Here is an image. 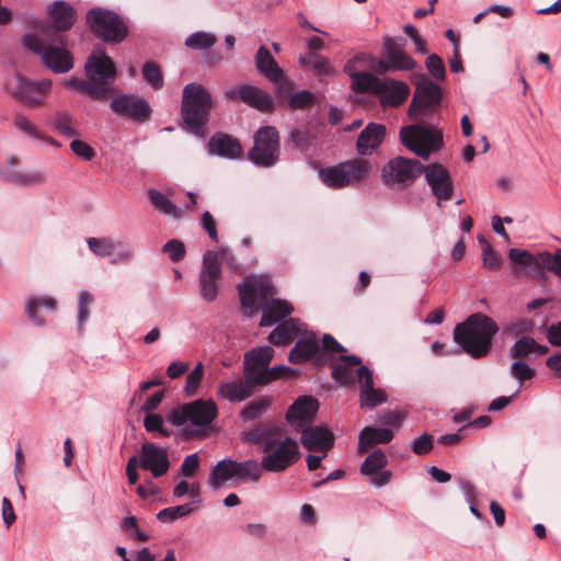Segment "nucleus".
Wrapping results in <instances>:
<instances>
[{
	"label": "nucleus",
	"instance_id": "nucleus-14",
	"mask_svg": "<svg viewBox=\"0 0 561 561\" xmlns=\"http://www.w3.org/2000/svg\"><path fill=\"white\" fill-rule=\"evenodd\" d=\"M84 71L88 79L102 85L106 92V99L112 95L111 85L116 79V66L106 51L102 48H95L88 57Z\"/></svg>",
	"mask_w": 561,
	"mask_h": 561
},
{
	"label": "nucleus",
	"instance_id": "nucleus-52",
	"mask_svg": "<svg viewBox=\"0 0 561 561\" xmlns=\"http://www.w3.org/2000/svg\"><path fill=\"white\" fill-rule=\"evenodd\" d=\"M193 511H194L193 504L192 503H185V504H182V505L171 506V507H167V508L161 510L157 514V518L161 523H172V522L176 520L180 517L187 516Z\"/></svg>",
	"mask_w": 561,
	"mask_h": 561
},
{
	"label": "nucleus",
	"instance_id": "nucleus-32",
	"mask_svg": "<svg viewBox=\"0 0 561 561\" xmlns=\"http://www.w3.org/2000/svg\"><path fill=\"white\" fill-rule=\"evenodd\" d=\"M255 67L271 82H277L283 78V69L265 46H260L255 54Z\"/></svg>",
	"mask_w": 561,
	"mask_h": 561
},
{
	"label": "nucleus",
	"instance_id": "nucleus-56",
	"mask_svg": "<svg viewBox=\"0 0 561 561\" xmlns=\"http://www.w3.org/2000/svg\"><path fill=\"white\" fill-rule=\"evenodd\" d=\"M203 376H204V365L202 362H198L197 365L193 368V370L186 377V383L184 386V394L186 397H192L197 392V389L199 388Z\"/></svg>",
	"mask_w": 561,
	"mask_h": 561
},
{
	"label": "nucleus",
	"instance_id": "nucleus-54",
	"mask_svg": "<svg viewBox=\"0 0 561 561\" xmlns=\"http://www.w3.org/2000/svg\"><path fill=\"white\" fill-rule=\"evenodd\" d=\"M479 242L482 248L483 266L490 271H497L501 267L502 259L484 238L479 237Z\"/></svg>",
	"mask_w": 561,
	"mask_h": 561
},
{
	"label": "nucleus",
	"instance_id": "nucleus-12",
	"mask_svg": "<svg viewBox=\"0 0 561 561\" xmlns=\"http://www.w3.org/2000/svg\"><path fill=\"white\" fill-rule=\"evenodd\" d=\"M443 101V90L439 84L423 77L415 84L413 99L408 108V116L417 121L423 115L434 114Z\"/></svg>",
	"mask_w": 561,
	"mask_h": 561
},
{
	"label": "nucleus",
	"instance_id": "nucleus-22",
	"mask_svg": "<svg viewBox=\"0 0 561 561\" xmlns=\"http://www.w3.org/2000/svg\"><path fill=\"white\" fill-rule=\"evenodd\" d=\"M300 431V443L310 451H323L327 456L334 445V435L327 427L308 425Z\"/></svg>",
	"mask_w": 561,
	"mask_h": 561
},
{
	"label": "nucleus",
	"instance_id": "nucleus-46",
	"mask_svg": "<svg viewBox=\"0 0 561 561\" xmlns=\"http://www.w3.org/2000/svg\"><path fill=\"white\" fill-rule=\"evenodd\" d=\"M144 80L153 89L161 90L164 85V78L161 67L156 61H146L141 68Z\"/></svg>",
	"mask_w": 561,
	"mask_h": 561
},
{
	"label": "nucleus",
	"instance_id": "nucleus-30",
	"mask_svg": "<svg viewBox=\"0 0 561 561\" xmlns=\"http://www.w3.org/2000/svg\"><path fill=\"white\" fill-rule=\"evenodd\" d=\"M301 325L302 323L297 318L284 320L277 323L267 340L276 346L290 344L301 333Z\"/></svg>",
	"mask_w": 561,
	"mask_h": 561
},
{
	"label": "nucleus",
	"instance_id": "nucleus-8",
	"mask_svg": "<svg viewBox=\"0 0 561 561\" xmlns=\"http://www.w3.org/2000/svg\"><path fill=\"white\" fill-rule=\"evenodd\" d=\"M402 145L422 159L427 160L432 152H437L444 146L443 134L431 127L412 124L400 129Z\"/></svg>",
	"mask_w": 561,
	"mask_h": 561
},
{
	"label": "nucleus",
	"instance_id": "nucleus-15",
	"mask_svg": "<svg viewBox=\"0 0 561 561\" xmlns=\"http://www.w3.org/2000/svg\"><path fill=\"white\" fill-rule=\"evenodd\" d=\"M50 89L51 81L47 79L32 81L22 76H16L7 82L9 93L30 107L42 105Z\"/></svg>",
	"mask_w": 561,
	"mask_h": 561
},
{
	"label": "nucleus",
	"instance_id": "nucleus-25",
	"mask_svg": "<svg viewBox=\"0 0 561 561\" xmlns=\"http://www.w3.org/2000/svg\"><path fill=\"white\" fill-rule=\"evenodd\" d=\"M360 364L362 358L357 355H340L330 360L331 377L342 386H352L356 381L353 369Z\"/></svg>",
	"mask_w": 561,
	"mask_h": 561
},
{
	"label": "nucleus",
	"instance_id": "nucleus-13",
	"mask_svg": "<svg viewBox=\"0 0 561 561\" xmlns=\"http://www.w3.org/2000/svg\"><path fill=\"white\" fill-rule=\"evenodd\" d=\"M51 23L49 25H41L37 27L39 35L49 37V39L58 41L64 44V35L61 32L69 31L77 21L76 9L67 1H54L47 11Z\"/></svg>",
	"mask_w": 561,
	"mask_h": 561
},
{
	"label": "nucleus",
	"instance_id": "nucleus-42",
	"mask_svg": "<svg viewBox=\"0 0 561 561\" xmlns=\"http://www.w3.org/2000/svg\"><path fill=\"white\" fill-rule=\"evenodd\" d=\"M66 87L69 89L79 90L82 93L89 95L92 99L104 101L106 100V90L98 84L93 83L90 80L84 81L77 78H71L66 81Z\"/></svg>",
	"mask_w": 561,
	"mask_h": 561
},
{
	"label": "nucleus",
	"instance_id": "nucleus-38",
	"mask_svg": "<svg viewBox=\"0 0 561 561\" xmlns=\"http://www.w3.org/2000/svg\"><path fill=\"white\" fill-rule=\"evenodd\" d=\"M273 399L268 396H261L257 399L247 403L239 412V417L243 422H252L261 419L267 409L272 405Z\"/></svg>",
	"mask_w": 561,
	"mask_h": 561
},
{
	"label": "nucleus",
	"instance_id": "nucleus-61",
	"mask_svg": "<svg viewBox=\"0 0 561 561\" xmlns=\"http://www.w3.org/2000/svg\"><path fill=\"white\" fill-rule=\"evenodd\" d=\"M14 126L34 139H42V134L37 130L36 126L23 114L18 113L14 116Z\"/></svg>",
	"mask_w": 561,
	"mask_h": 561
},
{
	"label": "nucleus",
	"instance_id": "nucleus-10",
	"mask_svg": "<svg viewBox=\"0 0 561 561\" xmlns=\"http://www.w3.org/2000/svg\"><path fill=\"white\" fill-rule=\"evenodd\" d=\"M280 138L274 126H262L253 135L248 159L256 167L271 168L279 160Z\"/></svg>",
	"mask_w": 561,
	"mask_h": 561
},
{
	"label": "nucleus",
	"instance_id": "nucleus-31",
	"mask_svg": "<svg viewBox=\"0 0 561 561\" xmlns=\"http://www.w3.org/2000/svg\"><path fill=\"white\" fill-rule=\"evenodd\" d=\"M294 307L286 300L272 299L262 307L260 327H272L290 316Z\"/></svg>",
	"mask_w": 561,
	"mask_h": 561
},
{
	"label": "nucleus",
	"instance_id": "nucleus-24",
	"mask_svg": "<svg viewBox=\"0 0 561 561\" xmlns=\"http://www.w3.org/2000/svg\"><path fill=\"white\" fill-rule=\"evenodd\" d=\"M386 126L370 122L359 133L356 140V150L360 156H369L377 150L385 140Z\"/></svg>",
	"mask_w": 561,
	"mask_h": 561
},
{
	"label": "nucleus",
	"instance_id": "nucleus-60",
	"mask_svg": "<svg viewBox=\"0 0 561 561\" xmlns=\"http://www.w3.org/2000/svg\"><path fill=\"white\" fill-rule=\"evenodd\" d=\"M426 69L428 72L439 81H444L446 77V70L443 59L437 54H431L425 61Z\"/></svg>",
	"mask_w": 561,
	"mask_h": 561
},
{
	"label": "nucleus",
	"instance_id": "nucleus-29",
	"mask_svg": "<svg viewBox=\"0 0 561 561\" xmlns=\"http://www.w3.org/2000/svg\"><path fill=\"white\" fill-rule=\"evenodd\" d=\"M216 394L221 400L236 403L249 399L254 394V391L245 379L236 378L219 382Z\"/></svg>",
	"mask_w": 561,
	"mask_h": 561
},
{
	"label": "nucleus",
	"instance_id": "nucleus-35",
	"mask_svg": "<svg viewBox=\"0 0 561 561\" xmlns=\"http://www.w3.org/2000/svg\"><path fill=\"white\" fill-rule=\"evenodd\" d=\"M508 257L526 274L538 275L541 273V252L535 255L527 250L512 248L508 252Z\"/></svg>",
	"mask_w": 561,
	"mask_h": 561
},
{
	"label": "nucleus",
	"instance_id": "nucleus-48",
	"mask_svg": "<svg viewBox=\"0 0 561 561\" xmlns=\"http://www.w3.org/2000/svg\"><path fill=\"white\" fill-rule=\"evenodd\" d=\"M217 37L208 32L197 31L188 35L185 39V46L195 50H205L213 47Z\"/></svg>",
	"mask_w": 561,
	"mask_h": 561
},
{
	"label": "nucleus",
	"instance_id": "nucleus-33",
	"mask_svg": "<svg viewBox=\"0 0 561 561\" xmlns=\"http://www.w3.org/2000/svg\"><path fill=\"white\" fill-rule=\"evenodd\" d=\"M393 438V432L390 428H378L374 426L364 427L358 437V453L364 454L370 447L377 444H388Z\"/></svg>",
	"mask_w": 561,
	"mask_h": 561
},
{
	"label": "nucleus",
	"instance_id": "nucleus-59",
	"mask_svg": "<svg viewBox=\"0 0 561 561\" xmlns=\"http://www.w3.org/2000/svg\"><path fill=\"white\" fill-rule=\"evenodd\" d=\"M511 375L518 380L522 385L523 382L530 380L535 377L536 371L533 369L527 363L517 359L511 365L510 368Z\"/></svg>",
	"mask_w": 561,
	"mask_h": 561
},
{
	"label": "nucleus",
	"instance_id": "nucleus-1",
	"mask_svg": "<svg viewBox=\"0 0 561 561\" xmlns=\"http://www.w3.org/2000/svg\"><path fill=\"white\" fill-rule=\"evenodd\" d=\"M242 440L261 446L263 456L259 466V480L263 471L279 473L294 466L301 457L297 440L282 438V428L273 423H260L242 433Z\"/></svg>",
	"mask_w": 561,
	"mask_h": 561
},
{
	"label": "nucleus",
	"instance_id": "nucleus-43",
	"mask_svg": "<svg viewBox=\"0 0 561 561\" xmlns=\"http://www.w3.org/2000/svg\"><path fill=\"white\" fill-rule=\"evenodd\" d=\"M274 353L270 345L251 348L244 354L243 364L267 367L274 357Z\"/></svg>",
	"mask_w": 561,
	"mask_h": 561
},
{
	"label": "nucleus",
	"instance_id": "nucleus-45",
	"mask_svg": "<svg viewBox=\"0 0 561 561\" xmlns=\"http://www.w3.org/2000/svg\"><path fill=\"white\" fill-rule=\"evenodd\" d=\"M359 397L362 407H367L369 409H374L387 400L385 391L379 388H374V382L362 385Z\"/></svg>",
	"mask_w": 561,
	"mask_h": 561
},
{
	"label": "nucleus",
	"instance_id": "nucleus-49",
	"mask_svg": "<svg viewBox=\"0 0 561 561\" xmlns=\"http://www.w3.org/2000/svg\"><path fill=\"white\" fill-rule=\"evenodd\" d=\"M305 64L312 70L316 77L333 76L335 73L330 60L316 53H310Z\"/></svg>",
	"mask_w": 561,
	"mask_h": 561
},
{
	"label": "nucleus",
	"instance_id": "nucleus-17",
	"mask_svg": "<svg viewBox=\"0 0 561 561\" xmlns=\"http://www.w3.org/2000/svg\"><path fill=\"white\" fill-rule=\"evenodd\" d=\"M221 278L220 262L214 250H207L203 255L202 268L199 272V293L204 300L213 302L217 298L218 280Z\"/></svg>",
	"mask_w": 561,
	"mask_h": 561
},
{
	"label": "nucleus",
	"instance_id": "nucleus-2",
	"mask_svg": "<svg viewBox=\"0 0 561 561\" xmlns=\"http://www.w3.org/2000/svg\"><path fill=\"white\" fill-rule=\"evenodd\" d=\"M499 330L497 323L491 317L474 312L456 324L454 341L470 357L479 359L490 354Z\"/></svg>",
	"mask_w": 561,
	"mask_h": 561
},
{
	"label": "nucleus",
	"instance_id": "nucleus-23",
	"mask_svg": "<svg viewBox=\"0 0 561 561\" xmlns=\"http://www.w3.org/2000/svg\"><path fill=\"white\" fill-rule=\"evenodd\" d=\"M207 147L210 153L229 160H237L243 156L240 141L236 137L221 131H217L210 137Z\"/></svg>",
	"mask_w": 561,
	"mask_h": 561
},
{
	"label": "nucleus",
	"instance_id": "nucleus-39",
	"mask_svg": "<svg viewBox=\"0 0 561 561\" xmlns=\"http://www.w3.org/2000/svg\"><path fill=\"white\" fill-rule=\"evenodd\" d=\"M148 198L151 203V205L157 209L159 213L168 216H172L173 218H181L182 211L176 207V205L162 192L150 188L147 192Z\"/></svg>",
	"mask_w": 561,
	"mask_h": 561
},
{
	"label": "nucleus",
	"instance_id": "nucleus-62",
	"mask_svg": "<svg viewBox=\"0 0 561 561\" xmlns=\"http://www.w3.org/2000/svg\"><path fill=\"white\" fill-rule=\"evenodd\" d=\"M434 447V438L431 434L424 433L416 437L412 444V451L417 456L427 455Z\"/></svg>",
	"mask_w": 561,
	"mask_h": 561
},
{
	"label": "nucleus",
	"instance_id": "nucleus-57",
	"mask_svg": "<svg viewBox=\"0 0 561 561\" xmlns=\"http://www.w3.org/2000/svg\"><path fill=\"white\" fill-rule=\"evenodd\" d=\"M121 528L123 531L128 534V536L131 539L142 541V542L149 540V535L139 530L138 520L133 515L124 517V519L122 520V524H121Z\"/></svg>",
	"mask_w": 561,
	"mask_h": 561
},
{
	"label": "nucleus",
	"instance_id": "nucleus-44",
	"mask_svg": "<svg viewBox=\"0 0 561 561\" xmlns=\"http://www.w3.org/2000/svg\"><path fill=\"white\" fill-rule=\"evenodd\" d=\"M388 463L385 453L377 448L370 453L360 466L363 476H373L377 471L383 469Z\"/></svg>",
	"mask_w": 561,
	"mask_h": 561
},
{
	"label": "nucleus",
	"instance_id": "nucleus-7",
	"mask_svg": "<svg viewBox=\"0 0 561 561\" xmlns=\"http://www.w3.org/2000/svg\"><path fill=\"white\" fill-rule=\"evenodd\" d=\"M371 171V163L366 159H351L333 167L322 168L321 181L331 188L357 186L366 180Z\"/></svg>",
	"mask_w": 561,
	"mask_h": 561
},
{
	"label": "nucleus",
	"instance_id": "nucleus-5",
	"mask_svg": "<svg viewBox=\"0 0 561 561\" xmlns=\"http://www.w3.org/2000/svg\"><path fill=\"white\" fill-rule=\"evenodd\" d=\"M85 23L91 33L106 44H121L129 34V27L124 18L106 8L93 7L88 10Z\"/></svg>",
	"mask_w": 561,
	"mask_h": 561
},
{
	"label": "nucleus",
	"instance_id": "nucleus-28",
	"mask_svg": "<svg viewBox=\"0 0 561 561\" xmlns=\"http://www.w3.org/2000/svg\"><path fill=\"white\" fill-rule=\"evenodd\" d=\"M319 353V343L313 332H305V334L296 341L295 346L288 355L290 363L296 365L306 364Z\"/></svg>",
	"mask_w": 561,
	"mask_h": 561
},
{
	"label": "nucleus",
	"instance_id": "nucleus-21",
	"mask_svg": "<svg viewBox=\"0 0 561 561\" xmlns=\"http://www.w3.org/2000/svg\"><path fill=\"white\" fill-rule=\"evenodd\" d=\"M225 94L230 100L239 99L247 105L261 112H271L274 108V101L272 96L255 85L243 84L240 87H232L226 90Z\"/></svg>",
	"mask_w": 561,
	"mask_h": 561
},
{
	"label": "nucleus",
	"instance_id": "nucleus-19",
	"mask_svg": "<svg viewBox=\"0 0 561 561\" xmlns=\"http://www.w3.org/2000/svg\"><path fill=\"white\" fill-rule=\"evenodd\" d=\"M139 467L149 471L153 478H161L170 469L168 450L153 443L146 442L141 445Z\"/></svg>",
	"mask_w": 561,
	"mask_h": 561
},
{
	"label": "nucleus",
	"instance_id": "nucleus-20",
	"mask_svg": "<svg viewBox=\"0 0 561 561\" xmlns=\"http://www.w3.org/2000/svg\"><path fill=\"white\" fill-rule=\"evenodd\" d=\"M426 183L430 185L433 195L440 201H449L454 192V183L449 171L440 163L425 165L424 172ZM439 205V203H437Z\"/></svg>",
	"mask_w": 561,
	"mask_h": 561
},
{
	"label": "nucleus",
	"instance_id": "nucleus-26",
	"mask_svg": "<svg viewBox=\"0 0 561 561\" xmlns=\"http://www.w3.org/2000/svg\"><path fill=\"white\" fill-rule=\"evenodd\" d=\"M382 82L383 88L376 93L382 106L398 107L407 101L410 88L405 82L391 78L382 79Z\"/></svg>",
	"mask_w": 561,
	"mask_h": 561
},
{
	"label": "nucleus",
	"instance_id": "nucleus-53",
	"mask_svg": "<svg viewBox=\"0 0 561 561\" xmlns=\"http://www.w3.org/2000/svg\"><path fill=\"white\" fill-rule=\"evenodd\" d=\"M87 242L90 251L96 256L105 257L115 253V244L110 238H89Z\"/></svg>",
	"mask_w": 561,
	"mask_h": 561
},
{
	"label": "nucleus",
	"instance_id": "nucleus-34",
	"mask_svg": "<svg viewBox=\"0 0 561 561\" xmlns=\"http://www.w3.org/2000/svg\"><path fill=\"white\" fill-rule=\"evenodd\" d=\"M508 257L526 274L538 275L541 273V252L535 255L527 250L512 248L508 252Z\"/></svg>",
	"mask_w": 561,
	"mask_h": 561
},
{
	"label": "nucleus",
	"instance_id": "nucleus-3",
	"mask_svg": "<svg viewBox=\"0 0 561 561\" xmlns=\"http://www.w3.org/2000/svg\"><path fill=\"white\" fill-rule=\"evenodd\" d=\"M213 105V95L203 84L191 82L184 85L180 110L182 128L203 138Z\"/></svg>",
	"mask_w": 561,
	"mask_h": 561
},
{
	"label": "nucleus",
	"instance_id": "nucleus-37",
	"mask_svg": "<svg viewBox=\"0 0 561 561\" xmlns=\"http://www.w3.org/2000/svg\"><path fill=\"white\" fill-rule=\"evenodd\" d=\"M352 77V84L351 89L355 93H365V92H371L374 94L381 91L383 88L382 79L378 78L377 76L360 71V72H353L351 73Z\"/></svg>",
	"mask_w": 561,
	"mask_h": 561
},
{
	"label": "nucleus",
	"instance_id": "nucleus-9",
	"mask_svg": "<svg viewBox=\"0 0 561 561\" xmlns=\"http://www.w3.org/2000/svg\"><path fill=\"white\" fill-rule=\"evenodd\" d=\"M425 164L416 159L397 156L382 167L380 178L387 187L404 190L423 174Z\"/></svg>",
	"mask_w": 561,
	"mask_h": 561
},
{
	"label": "nucleus",
	"instance_id": "nucleus-64",
	"mask_svg": "<svg viewBox=\"0 0 561 561\" xmlns=\"http://www.w3.org/2000/svg\"><path fill=\"white\" fill-rule=\"evenodd\" d=\"M71 151L83 161H91L95 158V150L85 141L75 139L70 142Z\"/></svg>",
	"mask_w": 561,
	"mask_h": 561
},
{
	"label": "nucleus",
	"instance_id": "nucleus-18",
	"mask_svg": "<svg viewBox=\"0 0 561 561\" xmlns=\"http://www.w3.org/2000/svg\"><path fill=\"white\" fill-rule=\"evenodd\" d=\"M319 410V402L311 396L298 397L286 412V421L294 431L300 432L301 428L311 425Z\"/></svg>",
	"mask_w": 561,
	"mask_h": 561
},
{
	"label": "nucleus",
	"instance_id": "nucleus-55",
	"mask_svg": "<svg viewBox=\"0 0 561 561\" xmlns=\"http://www.w3.org/2000/svg\"><path fill=\"white\" fill-rule=\"evenodd\" d=\"M10 182L18 185H37L44 182V175L36 171L11 172L8 174Z\"/></svg>",
	"mask_w": 561,
	"mask_h": 561
},
{
	"label": "nucleus",
	"instance_id": "nucleus-63",
	"mask_svg": "<svg viewBox=\"0 0 561 561\" xmlns=\"http://www.w3.org/2000/svg\"><path fill=\"white\" fill-rule=\"evenodd\" d=\"M162 251L167 253L174 263L183 260L186 253L184 243L176 239L169 240L162 247Z\"/></svg>",
	"mask_w": 561,
	"mask_h": 561
},
{
	"label": "nucleus",
	"instance_id": "nucleus-36",
	"mask_svg": "<svg viewBox=\"0 0 561 561\" xmlns=\"http://www.w3.org/2000/svg\"><path fill=\"white\" fill-rule=\"evenodd\" d=\"M549 347L543 344H539L534 337L529 335H523L518 339L510 350V356L515 359L528 357L531 353L537 355H543L548 353Z\"/></svg>",
	"mask_w": 561,
	"mask_h": 561
},
{
	"label": "nucleus",
	"instance_id": "nucleus-47",
	"mask_svg": "<svg viewBox=\"0 0 561 561\" xmlns=\"http://www.w3.org/2000/svg\"><path fill=\"white\" fill-rule=\"evenodd\" d=\"M237 288L242 308L252 313L256 308L255 302L259 296L257 286L251 282H243L239 284Z\"/></svg>",
	"mask_w": 561,
	"mask_h": 561
},
{
	"label": "nucleus",
	"instance_id": "nucleus-11",
	"mask_svg": "<svg viewBox=\"0 0 561 561\" xmlns=\"http://www.w3.org/2000/svg\"><path fill=\"white\" fill-rule=\"evenodd\" d=\"M217 416L218 408L213 399H197L172 409L169 420L175 426L190 422L197 427H204L211 424Z\"/></svg>",
	"mask_w": 561,
	"mask_h": 561
},
{
	"label": "nucleus",
	"instance_id": "nucleus-4",
	"mask_svg": "<svg viewBox=\"0 0 561 561\" xmlns=\"http://www.w3.org/2000/svg\"><path fill=\"white\" fill-rule=\"evenodd\" d=\"M23 45L38 55L42 62L55 73H66L73 68V56L65 48V41L64 44H59L49 37L28 33L23 37Z\"/></svg>",
	"mask_w": 561,
	"mask_h": 561
},
{
	"label": "nucleus",
	"instance_id": "nucleus-40",
	"mask_svg": "<svg viewBox=\"0 0 561 561\" xmlns=\"http://www.w3.org/2000/svg\"><path fill=\"white\" fill-rule=\"evenodd\" d=\"M41 307H44L46 309L55 310L57 307L56 299L48 297V296H41V297H31L25 307V312L28 316V318L36 324V325H44L45 320L39 317L38 309Z\"/></svg>",
	"mask_w": 561,
	"mask_h": 561
},
{
	"label": "nucleus",
	"instance_id": "nucleus-27",
	"mask_svg": "<svg viewBox=\"0 0 561 561\" xmlns=\"http://www.w3.org/2000/svg\"><path fill=\"white\" fill-rule=\"evenodd\" d=\"M383 48L387 57L385 70H413L416 61L401 49V47L391 37H386Z\"/></svg>",
	"mask_w": 561,
	"mask_h": 561
},
{
	"label": "nucleus",
	"instance_id": "nucleus-41",
	"mask_svg": "<svg viewBox=\"0 0 561 561\" xmlns=\"http://www.w3.org/2000/svg\"><path fill=\"white\" fill-rule=\"evenodd\" d=\"M54 128L64 137H78L79 131L76 128L77 119L67 111L57 112L53 119Z\"/></svg>",
	"mask_w": 561,
	"mask_h": 561
},
{
	"label": "nucleus",
	"instance_id": "nucleus-50",
	"mask_svg": "<svg viewBox=\"0 0 561 561\" xmlns=\"http://www.w3.org/2000/svg\"><path fill=\"white\" fill-rule=\"evenodd\" d=\"M317 102V96L310 90H299L290 93L288 100V108L296 110H308L313 106Z\"/></svg>",
	"mask_w": 561,
	"mask_h": 561
},
{
	"label": "nucleus",
	"instance_id": "nucleus-58",
	"mask_svg": "<svg viewBox=\"0 0 561 561\" xmlns=\"http://www.w3.org/2000/svg\"><path fill=\"white\" fill-rule=\"evenodd\" d=\"M541 270L547 268L561 277V249H557L554 253L541 252Z\"/></svg>",
	"mask_w": 561,
	"mask_h": 561
},
{
	"label": "nucleus",
	"instance_id": "nucleus-6",
	"mask_svg": "<svg viewBox=\"0 0 561 561\" xmlns=\"http://www.w3.org/2000/svg\"><path fill=\"white\" fill-rule=\"evenodd\" d=\"M228 481L234 483L259 482L257 460L237 461L231 458L219 460L209 472L208 484L211 489L218 490Z\"/></svg>",
	"mask_w": 561,
	"mask_h": 561
},
{
	"label": "nucleus",
	"instance_id": "nucleus-16",
	"mask_svg": "<svg viewBox=\"0 0 561 561\" xmlns=\"http://www.w3.org/2000/svg\"><path fill=\"white\" fill-rule=\"evenodd\" d=\"M110 107L115 114L140 124L148 122L152 114L150 103L133 93L116 95L111 101Z\"/></svg>",
	"mask_w": 561,
	"mask_h": 561
},
{
	"label": "nucleus",
	"instance_id": "nucleus-51",
	"mask_svg": "<svg viewBox=\"0 0 561 561\" xmlns=\"http://www.w3.org/2000/svg\"><path fill=\"white\" fill-rule=\"evenodd\" d=\"M243 377L255 391L256 387L266 386V367L243 364Z\"/></svg>",
	"mask_w": 561,
	"mask_h": 561
}]
</instances>
